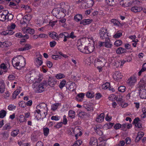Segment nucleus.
Listing matches in <instances>:
<instances>
[{"label": "nucleus", "instance_id": "1", "mask_svg": "<svg viewBox=\"0 0 146 146\" xmlns=\"http://www.w3.org/2000/svg\"><path fill=\"white\" fill-rule=\"evenodd\" d=\"M21 60L24 61L25 65V58L23 56H19L17 57H14L12 60V63L13 66L15 67L19 66L20 67H23V66H22L20 64V62Z\"/></svg>", "mask_w": 146, "mask_h": 146}, {"label": "nucleus", "instance_id": "2", "mask_svg": "<svg viewBox=\"0 0 146 146\" xmlns=\"http://www.w3.org/2000/svg\"><path fill=\"white\" fill-rule=\"evenodd\" d=\"M106 62V60L104 58L100 57L95 60L94 64L96 67L100 68L105 65Z\"/></svg>", "mask_w": 146, "mask_h": 146}, {"label": "nucleus", "instance_id": "3", "mask_svg": "<svg viewBox=\"0 0 146 146\" xmlns=\"http://www.w3.org/2000/svg\"><path fill=\"white\" fill-rule=\"evenodd\" d=\"M107 29L102 27L99 30V35L102 40H104L109 38L107 34H106Z\"/></svg>", "mask_w": 146, "mask_h": 146}, {"label": "nucleus", "instance_id": "4", "mask_svg": "<svg viewBox=\"0 0 146 146\" xmlns=\"http://www.w3.org/2000/svg\"><path fill=\"white\" fill-rule=\"evenodd\" d=\"M93 3L94 2L92 0H85L80 5L82 8L86 9L92 7Z\"/></svg>", "mask_w": 146, "mask_h": 146}, {"label": "nucleus", "instance_id": "5", "mask_svg": "<svg viewBox=\"0 0 146 146\" xmlns=\"http://www.w3.org/2000/svg\"><path fill=\"white\" fill-rule=\"evenodd\" d=\"M31 19V16L30 15L28 14L25 15L20 20V23L22 25L26 24L27 26V23H29Z\"/></svg>", "mask_w": 146, "mask_h": 146}, {"label": "nucleus", "instance_id": "6", "mask_svg": "<svg viewBox=\"0 0 146 146\" xmlns=\"http://www.w3.org/2000/svg\"><path fill=\"white\" fill-rule=\"evenodd\" d=\"M145 77L143 78L140 80L137 85L138 90L139 91H141L144 88L145 85L146 84V81L145 80Z\"/></svg>", "mask_w": 146, "mask_h": 146}, {"label": "nucleus", "instance_id": "7", "mask_svg": "<svg viewBox=\"0 0 146 146\" xmlns=\"http://www.w3.org/2000/svg\"><path fill=\"white\" fill-rule=\"evenodd\" d=\"M77 47L80 52L82 53H85L86 48V46L82 44L80 41H78L77 44Z\"/></svg>", "mask_w": 146, "mask_h": 146}, {"label": "nucleus", "instance_id": "8", "mask_svg": "<svg viewBox=\"0 0 146 146\" xmlns=\"http://www.w3.org/2000/svg\"><path fill=\"white\" fill-rule=\"evenodd\" d=\"M8 13V11L4 10L0 12V21H4L6 19V16Z\"/></svg>", "mask_w": 146, "mask_h": 146}, {"label": "nucleus", "instance_id": "9", "mask_svg": "<svg viewBox=\"0 0 146 146\" xmlns=\"http://www.w3.org/2000/svg\"><path fill=\"white\" fill-rule=\"evenodd\" d=\"M46 84V82L44 81L38 86L37 89L38 93H41L44 91Z\"/></svg>", "mask_w": 146, "mask_h": 146}, {"label": "nucleus", "instance_id": "10", "mask_svg": "<svg viewBox=\"0 0 146 146\" xmlns=\"http://www.w3.org/2000/svg\"><path fill=\"white\" fill-rule=\"evenodd\" d=\"M113 77L115 80L119 81L122 78L123 75L120 72L117 71L113 74Z\"/></svg>", "mask_w": 146, "mask_h": 146}, {"label": "nucleus", "instance_id": "11", "mask_svg": "<svg viewBox=\"0 0 146 146\" xmlns=\"http://www.w3.org/2000/svg\"><path fill=\"white\" fill-rule=\"evenodd\" d=\"M136 81V78L134 76H131L128 80L127 83L130 86H132L134 85Z\"/></svg>", "mask_w": 146, "mask_h": 146}, {"label": "nucleus", "instance_id": "12", "mask_svg": "<svg viewBox=\"0 0 146 146\" xmlns=\"http://www.w3.org/2000/svg\"><path fill=\"white\" fill-rule=\"evenodd\" d=\"M48 83L50 86L52 87L56 84V79L53 77H49Z\"/></svg>", "mask_w": 146, "mask_h": 146}, {"label": "nucleus", "instance_id": "13", "mask_svg": "<svg viewBox=\"0 0 146 146\" xmlns=\"http://www.w3.org/2000/svg\"><path fill=\"white\" fill-rule=\"evenodd\" d=\"M49 37L56 40H58V35L54 31L50 32L48 33Z\"/></svg>", "mask_w": 146, "mask_h": 146}, {"label": "nucleus", "instance_id": "14", "mask_svg": "<svg viewBox=\"0 0 146 146\" xmlns=\"http://www.w3.org/2000/svg\"><path fill=\"white\" fill-rule=\"evenodd\" d=\"M106 3L110 7H114L116 5L117 0H105Z\"/></svg>", "mask_w": 146, "mask_h": 146}, {"label": "nucleus", "instance_id": "15", "mask_svg": "<svg viewBox=\"0 0 146 146\" xmlns=\"http://www.w3.org/2000/svg\"><path fill=\"white\" fill-rule=\"evenodd\" d=\"M140 121L139 118L136 117L135 119L133 122V123L135 124L136 127H138V128H141L142 127V124L140 123Z\"/></svg>", "mask_w": 146, "mask_h": 146}, {"label": "nucleus", "instance_id": "16", "mask_svg": "<svg viewBox=\"0 0 146 146\" xmlns=\"http://www.w3.org/2000/svg\"><path fill=\"white\" fill-rule=\"evenodd\" d=\"M74 133L75 134H76L75 137H76V139H77L78 138V136H81L82 135V132L80 131L79 129L77 127H75L74 130Z\"/></svg>", "mask_w": 146, "mask_h": 146}, {"label": "nucleus", "instance_id": "17", "mask_svg": "<svg viewBox=\"0 0 146 146\" xmlns=\"http://www.w3.org/2000/svg\"><path fill=\"white\" fill-rule=\"evenodd\" d=\"M105 42H103L104 43L105 46L107 48H111L112 46V44L111 43L109 38L104 40Z\"/></svg>", "mask_w": 146, "mask_h": 146}, {"label": "nucleus", "instance_id": "18", "mask_svg": "<svg viewBox=\"0 0 146 146\" xmlns=\"http://www.w3.org/2000/svg\"><path fill=\"white\" fill-rule=\"evenodd\" d=\"M94 47L93 46H86L85 53L88 54L93 52L94 50Z\"/></svg>", "mask_w": 146, "mask_h": 146}, {"label": "nucleus", "instance_id": "19", "mask_svg": "<svg viewBox=\"0 0 146 146\" xmlns=\"http://www.w3.org/2000/svg\"><path fill=\"white\" fill-rule=\"evenodd\" d=\"M92 20L91 19H84L80 21V24L85 25L91 23Z\"/></svg>", "mask_w": 146, "mask_h": 146}, {"label": "nucleus", "instance_id": "20", "mask_svg": "<svg viewBox=\"0 0 146 146\" xmlns=\"http://www.w3.org/2000/svg\"><path fill=\"white\" fill-rule=\"evenodd\" d=\"M142 10V8L141 7H138L137 6L133 7L131 8V11L134 13L139 12Z\"/></svg>", "mask_w": 146, "mask_h": 146}, {"label": "nucleus", "instance_id": "21", "mask_svg": "<svg viewBox=\"0 0 146 146\" xmlns=\"http://www.w3.org/2000/svg\"><path fill=\"white\" fill-rule=\"evenodd\" d=\"M104 118V113H101L98 115L96 119V121L99 123L102 122Z\"/></svg>", "mask_w": 146, "mask_h": 146}, {"label": "nucleus", "instance_id": "22", "mask_svg": "<svg viewBox=\"0 0 146 146\" xmlns=\"http://www.w3.org/2000/svg\"><path fill=\"white\" fill-rule=\"evenodd\" d=\"M126 50L122 47H120L118 48L116 51V53L118 54L125 53L126 52Z\"/></svg>", "mask_w": 146, "mask_h": 146}, {"label": "nucleus", "instance_id": "23", "mask_svg": "<svg viewBox=\"0 0 146 146\" xmlns=\"http://www.w3.org/2000/svg\"><path fill=\"white\" fill-rule=\"evenodd\" d=\"M90 144L92 145V146L93 145H97L98 144L97 140L95 137H92L90 138Z\"/></svg>", "mask_w": 146, "mask_h": 146}, {"label": "nucleus", "instance_id": "24", "mask_svg": "<svg viewBox=\"0 0 146 146\" xmlns=\"http://www.w3.org/2000/svg\"><path fill=\"white\" fill-rule=\"evenodd\" d=\"M14 32L12 30H7L1 33V34L4 35H11L13 34Z\"/></svg>", "mask_w": 146, "mask_h": 146}, {"label": "nucleus", "instance_id": "25", "mask_svg": "<svg viewBox=\"0 0 146 146\" xmlns=\"http://www.w3.org/2000/svg\"><path fill=\"white\" fill-rule=\"evenodd\" d=\"M38 108H39L42 111H43V110H45L46 108L47 109V105L44 103H41L39 104V105H38Z\"/></svg>", "mask_w": 146, "mask_h": 146}, {"label": "nucleus", "instance_id": "26", "mask_svg": "<svg viewBox=\"0 0 146 146\" xmlns=\"http://www.w3.org/2000/svg\"><path fill=\"white\" fill-rule=\"evenodd\" d=\"M144 135L143 132H139L137 134V136L136 137L135 140L137 142H138L140 139Z\"/></svg>", "mask_w": 146, "mask_h": 146}, {"label": "nucleus", "instance_id": "27", "mask_svg": "<svg viewBox=\"0 0 146 146\" xmlns=\"http://www.w3.org/2000/svg\"><path fill=\"white\" fill-rule=\"evenodd\" d=\"M5 89L4 83L3 82H0V93L4 92Z\"/></svg>", "mask_w": 146, "mask_h": 146}, {"label": "nucleus", "instance_id": "28", "mask_svg": "<svg viewBox=\"0 0 146 146\" xmlns=\"http://www.w3.org/2000/svg\"><path fill=\"white\" fill-rule=\"evenodd\" d=\"M82 15L80 14H78L75 16L74 19L75 21L77 22H78L81 20L82 18Z\"/></svg>", "mask_w": 146, "mask_h": 146}, {"label": "nucleus", "instance_id": "29", "mask_svg": "<svg viewBox=\"0 0 146 146\" xmlns=\"http://www.w3.org/2000/svg\"><path fill=\"white\" fill-rule=\"evenodd\" d=\"M60 104L59 103H55L52 105L51 106V110L53 111H55L56 110L59 106H60Z\"/></svg>", "mask_w": 146, "mask_h": 146}, {"label": "nucleus", "instance_id": "30", "mask_svg": "<svg viewBox=\"0 0 146 146\" xmlns=\"http://www.w3.org/2000/svg\"><path fill=\"white\" fill-rule=\"evenodd\" d=\"M19 130L18 129L14 130L11 133V135L13 137H15L19 133Z\"/></svg>", "mask_w": 146, "mask_h": 146}, {"label": "nucleus", "instance_id": "31", "mask_svg": "<svg viewBox=\"0 0 146 146\" xmlns=\"http://www.w3.org/2000/svg\"><path fill=\"white\" fill-rule=\"evenodd\" d=\"M1 134L3 136V138L4 139H7L9 135V133L7 131H4L1 133Z\"/></svg>", "mask_w": 146, "mask_h": 146}, {"label": "nucleus", "instance_id": "32", "mask_svg": "<svg viewBox=\"0 0 146 146\" xmlns=\"http://www.w3.org/2000/svg\"><path fill=\"white\" fill-rule=\"evenodd\" d=\"M111 22L114 25L116 26H119L121 24L117 20L115 19H112L111 20Z\"/></svg>", "mask_w": 146, "mask_h": 146}, {"label": "nucleus", "instance_id": "33", "mask_svg": "<svg viewBox=\"0 0 146 146\" xmlns=\"http://www.w3.org/2000/svg\"><path fill=\"white\" fill-rule=\"evenodd\" d=\"M43 134L45 136H47L49 132V129L48 128L46 127L43 128Z\"/></svg>", "mask_w": 146, "mask_h": 146}, {"label": "nucleus", "instance_id": "34", "mask_svg": "<svg viewBox=\"0 0 146 146\" xmlns=\"http://www.w3.org/2000/svg\"><path fill=\"white\" fill-rule=\"evenodd\" d=\"M84 107L88 111H93V108L89 105H84Z\"/></svg>", "mask_w": 146, "mask_h": 146}, {"label": "nucleus", "instance_id": "35", "mask_svg": "<svg viewBox=\"0 0 146 146\" xmlns=\"http://www.w3.org/2000/svg\"><path fill=\"white\" fill-rule=\"evenodd\" d=\"M114 123H108L105 124L104 126V127H106V129H110L113 126Z\"/></svg>", "mask_w": 146, "mask_h": 146}, {"label": "nucleus", "instance_id": "36", "mask_svg": "<svg viewBox=\"0 0 146 146\" xmlns=\"http://www.w3.org/2000/svg\"><path fill=\"white\" fill-rule=\"evenodd\" d=\"M68 115L70 117L72 118H73L75 116V113L74 111L70 110L69 111Z\"/></svg>", "mask_w": 146, "mask_h": 146}, {"label": "nucleus", "instance_id": "37", "mask_svg": "<svg viewBox=\"0 0 146 146\" xmlns=\"http://www.w3.org/2000/svg\"><path fill=\"white\" fill-rule=\"evenodd\" d=\"M86 96L90 98H92L94 96V94L92 91L88 92L86 94Z\"/></svg>", "mask_w": 146, "mask_h": 146}, {"label": "nucleus", "instance_id": "38", "mask_svg": "<svg viewBox=\"0 0 146 146\" xmlns=\"http://www.w3.org/2000/svg\"><path fill=\"white\" fill-rule=\"evenodd\" d=\"M6 111L4 110H2L0 111V118H3L6 115Z\"/></svg>", "mask_w": 146, "mask_h": 146}, {"label": "nucleus", "instance_id": "39", "mask_svg": "<svg viewBox=\"0 0 146 146\" xmlns=\"http://www.w3.org/2000/svg\"><path fill=\"white\" fill-rule=\"evenodd\" d=\"M35 61L36 63L39 66H40L42 63V61L40 57H38L36 58Z\"/></svg>", "mask_w": 146, "mask_h": 146}, {"label": "nucleus", "instance_id": "40", "mask_svg": "<svg viewBox=\"0 0 146 146\" xmlns=\"http://www.w3.org/2000/svg\"><path fill=\"white\" fill-rule=\"evenodd\" d=\"M55 77L57 79H60L64 78L65 76L63 74L59 73L56 74Z\"/></svg>", "mask_w": 146, "mask_h": 146}, {"label": "nucleus", "instance_id": "41", "mask_svg": "<svg viewBox=\"0 0 146 146\" xmlns=\"http://www.w3.org/2000/svg\"><path fill=\"white\" fill-rule=\"evenodd\" d=\"M13 15L9 13L8 11V13L6 16V20H7V21L11 20L13 19Z\"/></svg>", "mask_w": 146, "mask_h": 146}, {"label": "nucleus", "instance_id": "42", "mask_svg": "<svg viewBox=\"0 0 146 146\" xmlns=\"http://www.w3.org/2000/svg\"><path fill=\"white\" fill-rule=\"evenodd\" d=\"M68 35V33L67 32H64L62 33H61L60 34H59L58 35V40H59V38H62L63 37H66V36Z\"/></svg>", "mask_w": 146, "mask_h": 146}, {"label": "nucleus", "instance_id": "43", "mask_svg": "<svg viewBox=\"0 0 146 146\" xmlns=\"http://www.w3.org/2000/svg\"><path fill=\"white\" fill-rule=\"evenodd\" d=\"M66 83V81L64 80H63L60 82L59 86L60 88L62 89L65 86Z\"/></svg>", "mask_w": 146, "mask_h": 146}, {"label": "nucleus", "instance_id": "44", "mask_svg": "<svg viewBox=\"0 0 146 146\" xmlns=\"http://www.w3.org/2000/svg\"><path fill=\"white\" fill-rule=\"evenodd\" d=\"M143 114L141 115V117L143 118L146 117V109L145 108H143L142 109Z\"/></svg>", "mask_w": 146, "mask_h": 146}, {"label": "nucleus", "instance_id": "45", "mask_svg": "<svg viewBox=\"0 0 146 146\" xmlns=\"http://www.w3.org/2000/svg\"><path fill=\"white\" fill-rule=\"evenodd\" d=\"M122 41L120 40L116 41L114 43V45L117 46H120L122 44Z\"/></svg>", "mask_w": 146, "mask_h": 146}, {"label": "nucleus", "instance_id": "46", "mask_svg": "<svg viewBox=\"0 0 146 146\" xmlns=\"http://www.w3.org/2000/svg\"><path fill=\"white\" fill-rule=\"evenodd\" d=\"M76 88V84L74 83H71L70 85L69 88L70 90L73 91Z\"/></svg>", "mask_w": 146, "mask_h": 146}, {"label": "nucleus", "instance_id": "47", "mask_svg": "<svg viewBox=\"0 0 146 146\" xmlns=\"http://www.w3.org/2000/svg\"><path fill=\"white\" fill-rule=\"evenodd\" d=\"M122 35V34L121 32L118 31L113 36V37L115 38H118Z\"/></svg>", "mask_w": 146, "mask_h": 146}, {"label": "nucleus", "instance_id": "48", "mask_svg": "<svg viewBox=\"0 0 146 146\" xmlns=\"http://www.w3.org/2000/svg\"><path fill=\"white\" fill-rule=\"evenodd\" d=\"M110 85V84L109 83L106 82L105 84H103L102 85V87L103 89H106L108 88Z\"/></svg>", "mask_w": 146, "mask_h": 146}, {"label": "nucleus", "instance_id": "49", "mask_svg": "<svg viewBox=\"0 0 146 146\" xmlns=\"http://www.w3.org/2000/svg\"><path fill=\"white\" fill-rule=\"evenodd\" d=\"M125 88L124 86H120L118 88L119 91L121 92H124L125 91Z\"/></svg>", "mask_w": 146, "mask_h": 146}, {"label": "nucleus", "instance_id": "50", "mask_svg": "<svg viewBox=\"0 0 146 146\" xmlns=\"http://www.w3.org/2000/svg\"><path fill=\"white\" fill-rule=\"evenodd\" d=\"M11 128V126L9 125L6 124L4 126L3 128V130H8Z\"/></svg>", "mask_w": 146, "mask_h": 146}, {"label": "nucleus", "instance_id": "51", "mask_svg": "<svg viewBox=\"0 0 146 146\" xmlns=\"http://www.w3.org/2000/svg\"><path fill=\"white\" fill-rule=\"evenodd\" d=\"M57 22V21H53L51 20L49 22V25L50 26L53 27Z\"/></svg>", "mask_w": 146, "mask_h": 146}, {"label": "nucleus", "instance_id": "52", "mask_svg": "<svg viewBox=\"0 0 146 146\" xmlns=\"http://www.w3.org/2000/svg\"><path fill=\"white\" fill-rule=\"evenodd\" d=\"M39 37L41 38H48V36L47 35L44 34H40L38 35Z\"/></svg>", "mask_w": 146, "mask_h": 146}, {"label": "nucleus", "instance_id": "53", "mask_svg": "<svg viewBox=\"0 0 146 146\" xmlns=\"http://www.w3.org/2000/svg\"><path fill=\"white\" fill-rule=\"evenodd\" d=\"M46 64L47 66L49 68H51L52 66V63L49 61L47 60L46 62Z\"/></svg>", "mask_w": 146, "mask_h": 146}, {"label": "nucleus", "instance_id": "54", "mask_svg": "<svg viewBox=\"0 0 146 146\" xmlns=\"http://www.w3.org/2000/svg\"><path fill=\"white\" fill-rule=\"evenodd\" d=\"M16 107V106H15L12 104H10L8 106V109L9 110H12L13 109H15Z\"/></svg>", "mask_w": 146, "mask_h": 146}, {"label": "nucleus", "instance_id": "55", "mask_svg": "<svg viewBox=\"0 0 146 146\" xmlns=\"http://www.w3.org/2000/svg\"><path fill=\"white\" fill-rule=\"evenodd\" d=\"M116 100L118 102H119L121 103L123 102V99L121 96H119V97L117 96L116 98Z\"/></svg>", "mask_w": 146, "mask_h": 146}, {"label": "nucleus", "instance_id": "56", "mask_svg": "<svg viewBox=\"0 0 146 146\" xmlns=\"http://www.w3.org/2000/svg\"><path fill=\"white\" fill-rule=\"evenodd\" d=\"M74 32H72L70 34V35H69L68 34V33L67 37H69V38H71L73 39L75 38L76 37V36L74 35Z\"/></svg>", "mask_w": 146, "mask_h": 146}, {"label": "nucleus", "instance_id": "57", "mask_svg": "<svg viewBox=\"0 0 146 146\" xmlns=\"http://www.w3.org/2000/svg\"><path fill=\"white\" fill-rule=\"evenodd\" d=\"M31 45L29 44H26L25 45L24 48L25 50H28L31 49Z\"/></svg>", "mask_w": 146, "mask_h": 146}, {"label": "nucleus", "instance_id": "58", "mask_svg": "<svg viewBox=\"0 0 146 146\" xmlns=\"http://www.w3.org/2000/svg\"><path fill=\"white\" fill-rule=\"evenodd\" d=\"M85 96L84 94L81 93L78 94L76 97L78 98H80L81 99H83Z\"/></svg>", "mask_w": 146, "mask_h": 146}, {"label": "nucleus", "instance_id": "59", "mask_svg": "<svg viewBox=\"0 0 146 146\" xmlns=\"http://www.w3.org/2000/svg\"><path fill=\"white\" fill-rule=\"evenodd\" d=\"M35 33V31L33 29H31L29 28H28V33L33 35Z\"/></svg>", "mask_w": 146, "mask_h": 146}, {"label": "nucleus", "instance_id": "60", "mask_svg": "<svg viewBox=\"0 0 146 146\" xmlns=\"http://www.w3.org/2000/svg\"><path fill=\"white\" fill-rule=\"evenodd\" d=\"M19 106L23 108H25L26 106L25 103L24 101L21 102L19 104Z\"/></svg>", "mask_w": 146, "mask_h": 146}, {"label": "nucleus", "instance_id": "61", "mask_svg": "<svg viewBox=\"0 0 146 146\" xmlns=\"http://www.w3.org/2000/svg\"><path fill=\"white\" fill-rule=\"evenodd\" d=\"M126 125L127 123L123 124L121 125V130L124 131H126V130L127 129Z\"/></svg>", "mask_w": 146, "mask_h": 146}, {"label": "nucleus", "instance_id": "62", "mask_svg": "<svg viewBox=\"0 0 146 146\" xmlns=\"http://www.w3.org/2000/svg\"><path fill=\"white\" fill-rule=\"evenodd\" d=\"M52 58L53 59L57 60H58L59 58L60 59L61 58L58 55H54L52 56Z\"/></svg>", "mask_w": 146, "mask_h": 146}, {"label": "nucleus", "instance_id": "63", "mask_svg": "<svg viewBox=\"0 0 146 146\" xmlns=\"http://www.w3.org/2000/svg\"><path fill=\"white\" fill-rule=\"evenodd\" d=\"M15 78V76L13 75H10L8 77V79L9 80H13Z\"/></svg>", "mask_w": 146, "mask_h": 146}, {"label": "nucleus", "instance_id": "64", "mask_svg": "<svg viewBox=\"0 0 146 146\" xmlns=\"http://www.w3.org/2000/svg\"><path fill=\"white\" fill-rule=\"evenodd\" d=\"M125 143L124 141H121L117 145V146H123Z\"/></svg>", "mask_w": 146, "mask_h": 146}]
</instances>
